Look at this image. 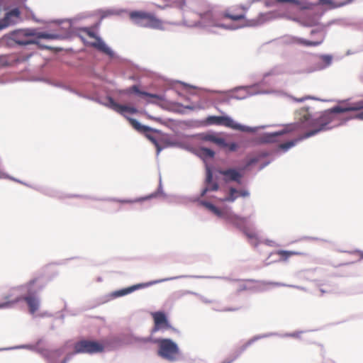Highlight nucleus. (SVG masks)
Wrapping results in <instances>:
<instances>
[{"mask_svg": "<svg viewBox=\"0 0 363 363\" xmlns=\"http://www.w3.org/2000/svg\"><path fill=\"white\" fill-rule=\"evenodd\" d=\"M323 60H324V61L329 63L331 61V57L330 56L325 55V56H323Z\"/></svg>", "mask_w": 363, "mask_h": 363, "instance_id": "58836bf2", "label": "nucleus"}, {"mask_svg": "<svg viewBox=\"0 0 363 363\" xmlns=\"http://www.w3.org/2000/svg\"><path fill=\"white\" fill-rule=\"evenodd\" d=\"M155 323L154 331L169 327L168 321L165 314L162 312H155L152 314Z\"/></svg>", "mask_w": 363, "mask_h": 363, "instance_id": "dca6fc26", "label": "nucleus"}, {"mask_svg": "<svg viewBox=\"0 0 363 363\" xmlns=\"http://www.w3.org/2000/svg\"><path fill=\"white\" fill-rule=\"evenodd\" d=\"M129 17L134 24L140 27L164 30L163 21L154 13L143 11H133L129 13Z\"/></svg>", "mask_w": 363, "mask_h": 363, "instance_id": "20e7f679", "label": "nucleus"}, {"mask_svg": "<svg viewBox=\"0 0 363 363\" xmlns=\"http://www.w3.org/2000/svg\"><path fill=\"white\" fill-rule=\"evenodd\" d=\"M157 282H158V281H149V282H146V283L138 284L131 286L130 287H128V288H125V289H121V290L116 291L114 292V295H115V296H117V297L118 296H125L126 294L132 293L133 291H135L137 289H143V288H145V287L150 286H152L154 284H156Z\"/></svg>", "mask_w": 363, "mask_h": 363, "instance_id": "2eb2a0df", "label": "nucleus"}, {"mask_svg": "<svg viewBox=\"0 0 363 363\" xmlns=\"http://www.w3.org/2000/svg\"><path fill=\"white\" fill-rule=\"evenodd\" d=\"M238 197V191L231 187L229 189V194L222 199L223 201L233 202Z\"/></svg>", "mask_w": 363, "mask_h": 363, "instance_id": "b1692460", "label": "nucleus"}, {"mask_svg": "<svg viewBox=\"0 0 363 363\" xmlns=\"http://www.w3.org/2000/svg\"><path fill=\"white\" fill-rule=\"evenodd\" d=\"M131 92L138 94L140 96H146L160 101H164V96L163 95L142 91L139 89L137 85H133L130 88H129L128 90H127V93Z\"/></svg>", "mask_w": 363, "mask_h": 363, "instance_id": "a211bd4d", "label": "nucleus"}, {"mask_svg": "<svg viewBox=\"0 0 363 363\" xmlns=\"http://www.w3.org/2000/svg\"><path fill=\"white\" fill-rule=\"evenodd\" d=\"M207 121L211 124L220 125L242 132L252 131L251 128L240 125L228 116H209Z\"/></svg>", "mask_w": 363, "mask_h": 363, "instance_id": "6e6552de", "label": "nucleus"}, {"mask_svg": "<svg viewBox=\"0 0 363 363\" xmlns=\"http://www.w3.org/2000/svg\"><path fill=\"white\" fill-rule=\"evenodd\" d=\"M354 118L363 120V111L360 112L359 113L357 114L354 117Z\"/></svg>", "mask_w": 363, "mask_h": 363, "instance_id": "4c0bfd02", "label": "nucleus"}, {"mask_svg": "<svg viewBox=\"0 0 363 363\" xmlns=\"http://www.w3.org/2000/svg\"><path fill=\"white\" fill-rule=\"evenodd\" d=\"M147 102L148 103H154V101H151V100H147Z\"/></svg>", "mask_w": 363, "mask_h": 363, "instance_id": "37998d69", "label": "nucleus"}, {"mask_svg": "<svg viewBox=\"0 0 363 363\" xmlns=\"http://www.w3.org/2000/svg\"><path fill=\"white\" fill-rule=\"evenodd\" d=\"M201 154L203 158H213L214 157V152L208 148H201Z\"/></svg>", "mask_w": 363, "mask_h": 363, "instance_id": "bb28decb", "label": "nucleus"}, {"mask_svg": "<svg viewBox=\"0 0 363 363\" xmlns=\"http://www.w3.org/2000/svg\"><path fill=\"white\" fill-rule=\"evenodd\" d=\"M205 188L201 191V196H204L208 191H216L219 189V185L217 182L213 181V172L211 167L208 165L206 167V179Z\"/></svg>", "mask_w": 363, "mask_h": 363, "instance_id": "f8f14e48", "label": "nucleus"}, {"mask_svg": "<svg viewBox=\"0 0 363 363\" xmlns=\"http://www.w3.org/2000/svg\"><path fill=\"white\" fill-rule=\"evenodd\" d=\"M206 140L213 142L221 147H222V145H226V142L224 138L217 137L215 135H208L206 137Z\"/></svg>", "mask_w": 363, "mask_h": 363, "instance_id": "393cba45", "label": "nucleus"}, {"mask_svg": "<svg viewBox=\"0 0 363 363\" xmlns=\"http://www.w3.org/2000/svg\"><path fill=\"white\" fill-rule=\"evenodd\" d=\"M296 118L301 123H306L311 121V114L308 108H301L296 112Z\"/></svg>", "mask_w": 363, "mask_h": 363, "instance_id": "6ab92c4d", "label": "nucleus"}, {"mask_svg": "<svg viewBox=\"0 0 363 363\" xmlns=\"http://www.w3.org/2000/svg\"><path fill=\"white\" fill-rule=\"evenodd\" d=\"M202 204L210 211H211L213 214L218 217H223V212L217 208L213 204L209 203V202H203Z\"/></svg>", "mask_w": 363, "mask_h": 363, "instance_id": "5701e85b", "label": "nucleus"}, {"mask_svg": "<svg viewBox=\"0 0 363 363\" xmlns=\"http://www.w3.org/2000/svg\"><path fill=\"white\" fill-rule=\"evenodd\" d=\"M361 257L363 258V252L361 253Z\"/></svg>", "mask_w": 363, "mask_h": 363, "instance_id": "c03bdc74", "label": "nucleus"}, {"mask_svg": "<svg viewBox=\"0 0 363 363\" xmlns=\"http://www.w3.org/2000/svg\"><path fill=\"white\" fill-rule=\"evenodd\" d=\"M21 20V12L15 8L7 12L3 18L0 19V30L18 23Z\"/></svg>", "mask_w": 363, "mask_h": 363, "instance_id": "9d476101", "label": "nucleus"}, {"mask_svg": "<svg viewBox=\"0 0 363 363\" xmlns=\"http://www.w3.org/2000/svg\"><path fill=\"white\" fill-rule=\"evenodd\" d=\"M238 308H224L223 310V311H237Z\"/></svg>", "mask_w": 363, "mask_h": 363, "instance_id": "ea45409f", "label": "nucleus"}, {"mask_svg": "<svg viewBox=\"0 0 363 363\" xmlns=\"http://www.w3.org/2000/svg\"><path fill=\"white\" fill-rule=\"evenodd\" d=\"M23 299L26 301L30 313H35L39 308L38 300L34 296H25Z\"/></svg>", "mask_w": 363, "mask_h": 363, "instance_id": "412c9836", "label": "nucleus"}, {"mask_svg": "<svg viewBox=\"0 0 363 363\" xmlns=\"http://www.w3.org/2000/svg\"><path fill=\"white\" fill-rule=\"evenodd\" d=\"M296 124H293L290 125V128H289L286 130L279 131V132H274L272 133H264L261 135L257 138V143L259 144H270V143H275L278 142V137L281 135L282 134L292 131L296 129L297 128Z\"/></svg>", "mask_w": 363, "mask_h": 363, "instance_id": "9b49d317", "label": "nucleus"}, {"mask_svg": "<svg viewBox=\"0 0 363 363\" xmlns=\"http://www.w3.org/2000/svg\"><path fill=\"white\" fill-rule=\"evenodd\" d=\"M245 9L244 6H237L233 9H228L225 11L222 16L225 18H228L232 21H236L244 19Z\"/></svg>", "mask_w": 363, "mask_h": 363, "instance_id": "ddd939ff", "label": "nucleus"}, {"mask_svg": "<svg viewBox=\"0 0 363 363\" xmlns=\"http://www.w3.org/2000/svg\"><path fill=\"white\" fill-rule=\"evenodd\" d=\"M158 354L169 361H174L179 355V348L175 342L169 339L158 340Z\"/></svg>", "mask_w": 363, "mask_h": 363, "instance_id": "0eeeda50", "label": "nucleus"}, {"mask_svg": "<svg viewBox=\"0 0 363 363\" xmlns=\"http://www.w3.org/2000/svg\"><path fill=\"white\" fill-rule=\"evenodd\" d=\"M278 3H291L292 4L298 5L299 1L298 0H276Z\"/></svg>", "mask_w": 363, "mask_h": 363, "instance_id": "72a5a7b5", "label": "nucleus"}, {"mask_svg": "<svg viewBox=\"0 0 363 363\" xmlns=\"http://www.w3.org/2000/svg\"><path fill=\"white\" fill-rule=\"evenodd\" d=\"M33 37H36L37 39L55 40L59 38V35L45 32L35 33L33 29L18 30L10 34V40L19 45L38 44V42L33 39Z\"/></svg>", "mask_w": 363, "mask_h": 363, "instance_id": "7ed1b4c3", "label": "nucleus"}, {"mask_svg": "<svg viewBox=\"0 0 363 363\" xmlns=\"http://www.w3.org/2000/svg\"><path fill=\"white\" fill-rule=\"evenodd\" d=\"M21 300V298H16L11 301H7L4 303H0V308H9L12 306L14 303L18 302Z\"/></svg>", "mask_w": 363, "mask_h": 363, "instance_id": "c85d7f7f", "label": "nucleus"}, {"mask_svg": "<svg viewBox=\"0 0 363 363\" xmlns=\"http://www.w3.org/2000/svg\"><path fill=\"white\" fill-rule=\"evenodd\" d=\"M296 42L298 44L303 45L304 46H318L321 44L322 40L320 41H311L304 40L302 38H298L296 40Z\"/></svg>", "mask_w": 363, "mask_h": 363, "instance_id": "a878e982", "label": "nucleus"}, {"mask_svg": "<svg viewBox=\"0 0 363 363\" xmlns=\"http://www.w3.org/2000/svg\"><path fill=\"white\" fill-rule=\"evenodd\" d=\"M294 145H295V141H288L286 143L280 144L279 145V149L286 151L289 148L292 147Z\"/></svg>", "mask_w": 363, "mask_h": 363, "instance_id": "7c9ffc66", "label": "nucleus"}, {"mask_svg": "<svg viewBox=\"0 0 363 363\" xmlns=\"http://www.w3.org/2000/svg\"><path fill=\"white\" fill-rule=\"evenodd\" d=\"M66 361H67V360H66V359H65V360L62 362V363H66Z\"/></svg>", "mask_w": 363, "mask_h": 363, "instance_id": "a18cd8bd", "label": "nucleus"}, {"mask_svg": "<svg viewBox=\"0 0 363 363\" xmlns=\"http://www.w3.org/2000/svg\"><path fill=\"white\" fill-rule=\"evenodd\" d=\"M193 13H195L198 18L194 21L190 20L191 13L188 12L185 15V22L189 26H215L220 28L227 27L218 22L213 7L205 0H194L191 5Z\"/></svg>", "mask_w": 363, "mask_h": 363, "instance_id": "f03ea898", "label": "nucleus"}, {"mask_svg": "<svg viewBox=\"0 0 363 363\" xmlns=\"http://www.w3.org/2000/svg\"><path fill=\"white\" fill-rule=\"evenodd\" d=\"M258 158L257 157H252V158H250L247 160V163H246V167H250L251 166L252 164H255L258 162Z\"/></svg>", "mask_w": 363, "mask_h": 363, "instance_id": "f704fd0d", "label": "nucleus"}, {"mask_svg": "<svg viewBox=\"0 0 363 363\" xmlns=\"http://www.w3.org/2000/svg\"><path fill=\"white\" fill-rule=\"evenodd\" d=\"M219 174L224 176V181L225 182H235L241 184L242 174L235 169H227L218 170Z\"/></svg>", "mask_w": 363, "mask_h": 363, "instance_id": "4468645a", "label": "nucleus"}, {"mask_svg": "<svg viewBox=\"0 0 363 363\" xmlns=\"http://www.w3.org/2000/svg\"><path fill=\"white\" fill-rule=\"evenodd\" d=\"M233 222L236 226L240 228L246 223V218L236 216L233 218Z\"/></svg>", "mask_w": 363, "mask_h": 363, "instance_id": "cd10ccee", "label": "nucleus"}, {"mask_svg": "<svg viewBox=\"0 0 363 363\" xmlns=\"http://www.w3.org/2000/svg\"><path fill=\"white\" fill-rule=\"evenodd\" d=\"M249 194V192L246 190L238 191V196L247 197Z\"/></svg>", "mask_w": 363, "mask_h": 363, "instance_id": "e433bc0d", "label": "nucleus"}, {"mask_svg": "<svg viewBox=\"0 0 363 363\" xmlns=\"http://www.w3.org/2000/svg\"><path fill=\"white\" fill-rule=\"evenodd\" d=\"M222 147H227L230 151H235V150H237L238 145L235 143H226V145H222Z\"/></svg>", "mask_w": 363, "mask_h": 363, "instance_id": "473e14b6", "label": "nucleus"}, {"mask_svg": "<svg viewBox=\"0 0 363 363\" xmlns=\"http://www.w3.org/2000/svg\"><path fill=\"white\" fill-rule=\"evenodd\" d=\"M104 350V345L100 342L90 340H82L74 345V352L76 354H96Z\"/></svg>", "mask_w": 363, "mask_h": 363, "instance_id": "423d86ee", "label": "nucleus"}, {"mask_svg": "<svg viewBox=\"0 0 363 363\" xmlns=\"http://www.w3.org/2000/svg\"><path fill=\"white\" fill-rule=\"evenodd\" d=\"M245 233L248 238H250V240H252V241L255 242V245L257 244V234L255 232L245 230Z\"/></svg>", "mask_w": 363, "mask_h": 363, "instance_id": "2f4dec72", "label": "nucleus"}, {"mask_svg": "<svg viewBox=\"0 0 363 363\" xmlns=\"http://www.w3.org/2000/svg\"><path fill=\"white\" fill-rule=\"evenodd\" d=\"M108 101L110 108L122 115H124V112H128L130 113H137V109L135 108L119 104L114 101L112 98H109Z\"/></svg>", "mask_w": 363, "mask_h": 363, "instance_id": "f3484780", "label": "nucleus"}, {"mask_svg": "<svg viewBox=\"0 0 363 363\" xmlns=\"http://www.w3.org/2000/svg\"><path fill=\"white\" fill-rule=\"evenodd\" d=\"M351 1L352 0H320L321 4L333 5L334 7L342 6Z\"/></svg>", "mask_w": 363, "mask_h": 363, "instance_id": "4be33fe9", "label": "nucleus"}, {"mask_svg": "<svg viewBox=\"0 0 363 363\" xmlns=\"http://www.w3.org/2000/svg\"><path fill=\"white\" fill-rule=\"evenodd\" d=\"M362 109H363V100H360L346 106H334L323 112L319 117L311 120V127L312 129L306 132L301 137V139L310 138L321 131L327 130L334 126L338 125L339 123L330 125L331 123L337 119V116L335 115V113L359 111Z\"/></svg>", "mask_w": 363, "mask_h": 363, "instance_id": "f257e3e1", "label": "nucleus"}, {"mask_svg": "<svg viewBox=\"0 0 363 363\" xmlns=\"http://www.w3.org/2000/svg\"><path fill=\"white\" fill-rule=\"evenodd\" d=\"M130 125L138 132L144 133L145 137L152 143L155 145L156 150H157V154L158 155L161 150H162V147L160 145V141L157 138V137L151 133H148L147 132L151 131L152 129L147 126L141 125L137 120L126 117Z\"/></svg>", "mask_w": 363, "mask_h": 363, "instance_id": "1a4fd4ad", "label": "nucleus"}, {"mask_svg": "<svg viewBox=\"0 0 363 363\" xmlns=\"http://www.w3.org/2000/svg\"><path fill=\"white\" fill-rule=\"evenodd\" d=\"M38 278H35V279H33L32 280H30L28 284H27V287L28 289H30L32 288V286L38 281Z\"/></svg>", "mask_w": 363, "mask_h": 363, "instance_id": "c9c22d12", "label": "nucleus"}, {"mask_svg": "<svg viewBox=\"0 0 363 363\" xmlns=\"http://www.w3.org/2000/svg\"><path fill=\"white\" fill-rule=\"evenodd\" d=\"M276 254L279 257V259L286 262L288 259L294 255H305L304 252L298 251L278 250Z\"/></svg>", "mask_w": 363, "mask_h": 363, "instance_id": "aec40b11", "label": "nucleus"}, {"mask_svg": "<svg viewBox=\"0 0 363 363\" xmlns=\"http://www.w3.org/2000/svg\"><path fill=\"white\" fill-rule=\"evenodd\" d=\"M80 37L84 43L90 46L96 48L111 57L113 55V52L111 49L89 28H84L81 29Z\"/></svg>", "mask_w": 363, "mask_h": 363, "instance_id": "39448f33", "label": "nucleus"}, {"mask_svg": "<svg viewBox=\"0 0 363 363\" xmlns=\"http://www.w3.org/2000/svg\"><path fill=\"white\" fill-rule=\"evenodd\" d=\"M143 342H149V340L148 339H144Z\"/></svg>", "mask_w": 363, "mask_h": 363, "instance_id": "79ce46f5", "label": "nucleus"}, {"mask_svg": "<svg viewBox=\"0 0 363 363\" xmlns=\"http://www.w3.org/2000/svg\"><path fill=\"white\" fill-rule=\"evenodd\" d=\"M121 202L123 203H130V202H132L131 201H128V200H125V201H122Z\"/></svg>", "mask_w": 363, "mask_h": 363, "instance_id": "a19ab883", "label": "nucleus"}, {"mask_svg": "<svg viewBox=\"0 0 363 363\" xmlns=\"http://www.w3.org/2000/svg\"><path fill=\"white\" fill-rule=\"evenodd\" d=\"M11 60L7 55H0V67H7L11 65Z\"/></svg>", "mask_w": 363, "mask_h": 363, "instance_id": "c756f323", "label": "nucleus"}]
</instances>
